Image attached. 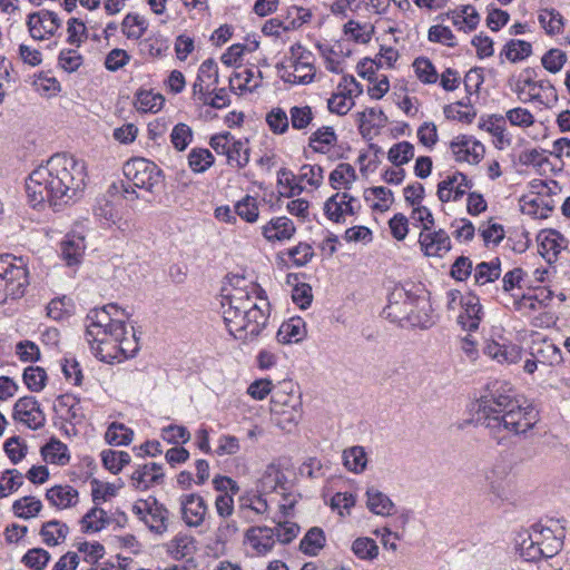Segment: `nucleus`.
I'll list each match as a JSON object with an SVG mask.
<instances>
[{
  "label": "nucleus",
  "instance_id": "09e8293b",
  "mask_svg": "<svg viewBox=\"0 0 570 570\" xmlns=\"http://www.w3.org/2000/svg\"><path fill=\"white\" fill-rule=\"evenodd\" d=\"M532 355L538 358L539 363H548L549 365H556L562 361L560 348L553 343L547 341L534 347Z\"/></svg>",
  "mask_w": 570,
  "mask_h": 570
},
{
  "label": "nucleus",
  "instance_id": "0eeeda50",
  "mask_svg": "<svg viewBox=\"0 0 570 570\" xmlns=\"http://www.w3.org/2000/svg\"><path fill=\"white\" fill-rule=\"evenodd\" d=\"M314 55L302 47L294 45L291 47V67L293 71H285L282 79L289 83L307 85L314 80L316 68L314 66Z\"/></svg>",
  "mask_w": 570,
  "mask_h": 570
},
{
  "label": "nucleus",
  "instance_id": "a878e982",
  "mask_svg": "<svg viewBox=\"0 0 570 570\" xmlns=\"http://www.w3.org/2000/svg\"><path fill=\"white\" fill-rule=\"evenodd\" d=\"M166 547L167 552L176 560L191 558L196 551V540L193 535L178 533Z\"/></svg>",
  "mask_w": 570,
  "mask_h": 570
},
{
  "label": "nucleus",
  "instance_id": "0e129e2a",
  "mask_svg": "<svg viewBox=\"0 0 570 570\" xmlns=\"http://www.w3.org/2000/svg\"><path fill=\"white\" fill-rule=\"evenodd\" d=\"M428 39L431 42L441 43L448 47H455V36L452 30L443 24L431 26L428 31Z\"/></svg>",
  "mask_w": 570,
  "mask_h": 570
},
{
  "label": "nucleus",
  "instance_id": "338daca9",
  "mask_svg": "<svg viewBox=\"0 0 570 570\" xmlns=\"http://www.w3.org/2000/svg\"><path fill=\"white\" fill-rule=\"evenodd\" d=\"M117 346L116 362H121L124 358L132 357L139 350L138 341L134 332L130 335L127 333L118 337Z\"/></svg>",
  "mask_w": 570,
  "mask_h": 570
},
{
  "label": "nucleus",
  "instance_id": "a211bd4d",
  "mask_svg": "<svg viewBox=\"0 0 570 570\" xmlns=\"http://www.w3.org/2000/svg\"><path fill=\"white\" fill-rule=\"evenodd\" d=\"M114 191H118V186L116 184H112L109 187L107 195L97 197L92 207V213L96 219L106 226H111L120 219L119 210L114 200L110 198Z\"/></svg>",
  "mask_w": 570,
  "mask_h": 570
},
{
  "label": "nucleus",
  "instance_id": "423d86ee",
  "mask_svg": "<svg viewBox=\"0 0 570 570\" xmlns=\"http://www.w3.org/2000/svg\"><path fill=\"white\" fill-rule=\"evenodd\" d=\"M124 175L135 188L150 194L158 191L164 184L163 170L146 158H131L124 165Z\"/></svg>",
  "mask_w": 570,
  "mask_h": 570
},
{
  "label": "nucleus",
  "instance_id": "473e14b6",
  "mask_svg": "<svg viewBox=\"0 0 570 570\" xmlns=\"http://www.w3.org/2000/svg\"><path fill=\"white\" fill-rule=\"evenodd\" d=\"M357 124L363 136L368 134L373 128L384 127L387 118L383 110L376 108H367L362 112H357Z\"/></svg>",
  "mask_w": 570,
  "mask_h": 570
},
{
  "label": "nucleus",
  "instance_id": "393cba45",
  "mask_svg": "<svg viewBox=\"0 0 570 570\" xmlns=\"http://www.w3.org/2000/svg\"><path fill=\"white\" fill-rule=\"evenodd\" d=\"M295 233L293 222L287 217L273 218L263 227V235L268 240L289 239Z\"/></svg>",
  "mask_w": 570,
  "mask_h": 570
},
{
  "label": "nucleus",
  "instance_id": "c03bdc74",
  "mask_svg": "<svg viewBox=\"0 0 570 570\" xmlns=\"http://www.w3.org/2000/svg\"><path fill=\"white\" fill-rule=\"evenodd\" d=\"M42 509V503L35 497H23L13 502L12 510L18 518L30 519Z\"/></svg>",
  "mask_w": 570,
  "mask_h": 570
},
{
  "label": "nucleus",
  "instance_id": "603ef678",
  "mask_svg": "<svg viewBox=\"0 0 570 570\" xmlns=\"http://www.w3.org/2000/svg\"><path fill=\"white\" fill-rule=\"evenodd\" d=\"M539 534H535L533 525L531 527V532L528 539H524L520 544L521 556L527 561H537L541 558H544V552L542 551V547L539 546Z\"/></svg>",
  "mask_w": 570,
  "mask_h": 570
},
{
  "label": "nucleus",
  "instance_id": "a18cd8bd",
  "mask_svg": "<svg viewBox=\"0 0 570 570\" xmlns=\"http://www.w3.org/2000/svg\"><path fill=\"white\" fill-rule=\"evenodd\" d=\"M132 430L117 422L111 423L105 434V439L110 445H127L132 441Z\"/></svg>",
  "mask_w": 570,
  "mask_h": 570
},
{
  "label": "nucleus",
  "instance_id": "49530a36",
  "mask_svg": "<svg viewBox=\"0 0 570 570\" xmlns=\"http://www.w3.org/2000/svg\"><path fill=\"white\" fill-rule=\"evenodd\" d=\"M353 94L354 90L352 89H346V91L333 94L332 97L327 100L328 110L340 116L346 115L354 105L352 99Z\"/></svg>",
  "mask_w": 570,
  "mask_h": 570
},
{
  "label": "nucleus",
  "instance_id": "f8f14e48",
  "mask_svg": "<svg viewBox=\"0 0 570 570\" xmlns=\"http://www.w3.org/2000/svg\"><path fill=\"white\" fill-rule=\"evenodd\" d=\"M181 519L187 527H200L205 520L208 507L204 498L197 493L183 494L179 498Z\"/></svg>",
  "mask_w": 570,
  "mask_h": 570
},
{
  "label": "nucleus",
  "instance_id": "bb28decb",
  "mask_svg": "<svg viewBox=\"0 0 570 570\" xmlns=\"http://www.w3.org/2000/svg\"><path fill=\"white\" fill-rule=\"evenodd\" d=\"M161 466L157 463L139 466L131 475L134 487L137 490H146L151 484L158 483L163 479Z\"/></svg>",
  "mask_w": 570,
  "mask_h": 570
},
{
  "label": "nucleus",
  "instance_id": "bf43d9fd",
  "mask_svg": "<svg viewBox=\"0 0 570 570\" xmlns=\"http://www.w3.org/2000/svg\"><path fill=\"white\" fill-rule=\"evenodd\" d=\"M21 561L31 570H43L50 561V553L42 548H32L27 551Z\"/></svg>",
  "mask_w": 570,
  "mask_h": 570
},
{
  "label": "nucleus",
  "instance_id": "f257e3e1",
  "mask_svg": "<svg viewBox=\"0 0 570 570\" xmlns=\"http://www.w3.org/2000/svg\"><path fill=\"white\" fill-rule=\"evenodd\" d=\"M87 167L71 155L56 154L31 171L26 191L32 207L46 203L55 209L79 200L86 188Z\"/></svg>",
  "mask_w": 570,
  "mask_h": 570
},
{
  "label": "nucleus",
  "instance_id": "20e7f679",
  "mask_svg": "<svg viewBox=\"0 0 570 570\" xmlns=\"http://www.w3.org/2000/svg\"><path fill=\"white\" fill-rule=\"evenodd\" d=\"M116 304H107L91 309L86 318V340L94 355L105 363L117 360L118 337L127 334L125 321L115 320L118 314Z\"/></svg>",
  "mask_w": 570,
  "mask_h": 570
},
{
  "label": "nucleus",
  "instance_id": "6e6d98bb",
  "mask_svg": "<svg viewBox=\"0 0 570 570\" xmlns=\"http://www.w3.org/2000/svg\"><path fill=\"white\" fill-rule=\"evenodd\" d=\"M22 379L31 392H40L46 386L47 373L42 367L28 366L23 371Z\"/></svg>",
  "mask_w": 570,
  "mask_h": 570
},
{
  "label": "nucleus",
  "instance_id": "c85d7f7f",
  "mask_svg": "<svg viewBox=\"0 0 570 570\" xmlns=\"http://www.w3.org/2000/svg\"><path fill=\"white\" fill-rule=\"evenodd\" d=\"M366 498L367 508L371 512L377 515H390L395 508L393 501L385 493L374 487L366 490Z\"/></svg>",
  "mask_w": 570,
  "mask_h": 570
},
{
  "label": "nucleus",
  "instance_id": "c9c22d12",
  "mask_svg": "<svg viewBox=\"0 0 570 570\" xmlns=\"http://www.w3.org/2000/svg\"><path fill=\"white\" fill-rule=\"evenodd\" d=\"M41 455L46 462L53 464L65 465L69 461L67 445L55 438L41 448Z\"/></svg>",
  "mask_w": 570,
  "mask_h": 570
},
{
  "label": "nucleus",
  "instance_id": "1a4fd4ad",
  "mask_svg": "<svg viewBox=\"0 0 570 570\" xmlns=\"http://www.w3.org/2000/svg\"><path fill=\"white\" fill-rule=\"evenodd\" d=\"M426 301L419 297L403 287L396 286L389 296V304L385 308L387 317L393 321L412 318L414 306L425 305Z\"/></svg>",
  "mask_w": 570,
  "mask_h": 570
},
{
  "label": "nucleus",
  "instance_id": "8fccbe9b",
  "mask_svg": "<svg viewBox=\"0 0 570 570\" xmlns=\"http://www.w3.org/2000/svg\"><path fill=\"white\" fill-rule=\"evenodd\" d=\"M413 157L414 146L409 141L394 144L387 153V159L396 167L409 163Z\"/></svg>",
  "mask_w": 570,
  "mask_h": 570
},
{
  "label": "nucleus",
  "instance_id": "4d7b16f0",
  "mask_svg": "<svg viewBox=\"0 0 570 570\" xmlns=\"http://www.w3.org/2000/svg\"><path fill=\"white\" fill-rule=\"evenodd\" d=\"M374 29L366 23L361 24L354 20H350L344 24V33L355 42L367 43L372 39Z\"/></svg>",
  "mask_w": 570,
  "mask_h": 570
},
{
  "label": "nucleus",
  "instance_id": "9d476101",
  "mask_svg": "<svg viewBox=\"0 0 570 570\" xmlns=\"http://www.w3.org/2000/svg\"><path fill=\"white\" fill-rule=\"evenodd\" d=\"M268 512V503L257 491L246 490L238 495L236 514L245 523L259 522Z\"/></svg>",
  "mask_w": 570,
  "mask_h": 570
},
{
  "label": "nucleus",
  "instance_id": "4be33fe9",
  "mask_svg": "<svg viewBox=\"0 0 570 570\" xmlns=\"http://www.w3.org/2000/svg\"><path fill=\"white\" fill-rule=\"evenodd\" d=\"M305 335V322L301 317H292L279 326L276 337L282 344H291L303 341Z\"/></svg>",
  "mask_w": 570,
  "mask_h": 570
},
{
  "label": "nucleus",
  "instance_id": "680f3d73",
  "mask_svg": "<svg viewBox=\"0 0 570 570\" xmlns=\"http://www.w3.org/2000/svg\"><path fill=\"white\" fill-rule=\"evenodd\" d=\"M170 140L177 150H185L193 140L191 128L184 122L177 124L171 130Z\"/></svg>",
  "mask_w": 570,
  "mask_h": 570
},
{
  "label": "nucleus",
  "instance_id": "f03ea898",
  "mask_svg": "<svg viewBox=\"0 0 570 570\" xmlns=\"http://www.w3.org/2000/svg\"><path fill=\"white\" fill-rule=\"evenodd\" d=\"M538 420V413L531 406L519 404L508 383H492L478 400L476 421L499 445L505 444L511 436L524 435Z\"/></svg>",
  "mask_w": 570,
  "mask_h": 570
},
{
  "label": "nucleus",
  "instance_id": "4468645a",
  "mask_svg": "<svg viewBox=\"0 0 570 570\" xmlns=\"http://www.w3.org/2000/svg\"><path fill=\"white\" fill-rule=\"evenodd\" d=\"M421 250L428 257H443L451 249V239L444 229L421 232L419 235Z\"/></svg>",
  "mask_w": 570,
  "mask_h": 570
},
{
  "label": "nucleus",
  "instance_id": "3c124183",
  "mask_svg": "<svg viewBox=\"0 0 570 570\" xmlns=\"http://www.w3.org/2000/svg\"><path fill=\"white\" fill-rule=\"evenodd\" d=\"M213 154L205 148H194L188 155V164L194 173H204L214 164Z\"/></svg>",
  "mask_w": 570,
  "mask_h": 570
},
{
  "label": "nucleus",
  "instance_id": "69168bd1",
  "mask_svg": "<svg viewBox=\"0 0 570 570\" xmlns=\"http://www.w3.org/2000/svg\"><path fill=\"white\" fill-rule=\"evenodd\" d=\"M235 214L247 223H254L258 218V206L254 197L246 196L235 205Z\"/></svg>",
  "mask_w": 570,
  "mask_h": 570
},
{
  "label": "nucleus",
  "instance_id": "052dcab7",
  "mask_svg": "<svg viewBox=\"0 0 570 570\" xmlns=\"http://www.w3.org/2000/svg\"><path fill=\"white\" fill-rule=\"evenodd\" d=\"M539 22L550 35H557L563 27L562 16L554 9H544L539 14Z\"/></svg>",
  "mask_w": 570,
  "mask_h": 570
},
{
  "label": "nucleus",
  "instance_id": "6e6552de",
  "mask_svg": "<svg viewBox=\"0 0 570 570\" xmlns=\"http://www.w3.org/2000/svg\"><path fill=\"white\" fill-rule=\"evenodd\" d=\"M301 405L298 397L285 393L274 394L271 412L275 424L284 431H291L302 419Z\"/></svg>",
  "mask_w": 570,
  "mask_h": 570
},
{
  "label": "nucleus",
  "instance_id": "13d9d810",
  "mask_svg": "<svg viewBox=\"0 0 570 570\" xmlns=\"http://www.w3.org/2000/svg\"><path fill=\"white\" fill-rule=\"evenodd\" d=\"M289 121L293 129H306L314 119V114L309 106H294L289 109Z\"/></svg>",
  "mask_w": 570,
  "mask_h": 570
},
{
  "label": "nucleus",
  "instance_id": "de8ad7c7",
  "mask_svg": "<svg viewBox=\"0 0 570 570\" xmlns=\"http://www.w3.org/2000/svg\"><path fill=\"white\" fill-rule=\"evenodd\" d=\"M353 553L361 560L372 561L379 556V546L367 537H361L352 543Z\"/></svg>",
  "mask_w": 570,
  "mask_h": 570
},
{
  "label": "nucleus",
  "instance_id": "f704fd0d",
  "mask_svg": "<svg viewBox=\"0 0 570 570\" xmlns=\"http://www.w3.org/2000/svg\"><path fill=\"white\" fill-rule=\"evenodd\" d=\"M356 178L357 175L354 167L351 164L341 163L330 174L328 180L330 185L334 189H338L340 187L351 189L352 184L356 180Z\"/></svg>",
  "mask_w": 570,
  "mask_h": 570
},
{
  "label": "nucleus",
  "instance_id": "9b49d317",
  "mask_svg": "<svg viewBox=\"0 0 570 570\" xmlns=\"http://www.w3.org/2000/svg\"><path fill=\"white\" fill-rule=\"evenodd\" d=\"M12 419L33 431L43 428L47 421L39 402L35 396L29 395L16 401L12 409Z\"/></svg>",
  "mask_w": 570,
  "mask_h": 570
},
{
  "label": "nucleus",
  "instance_id": "6ab92c4d",
  "mask_svg": "<svg viewBox=\"0 0 570 570\" xmlns=\"http://www.w3.org/2000/svg\"><path fill=\"white\" fill-rule=\"evenodd\" d=\"M245 540L261 556L272 551L276 537L274 529L268 527H250L245 532Z\"/></svg>",
  "mask_w": 570,
  "mask_h": 570
},
{
  "label": "nucleus",
  "instance_id": "58836bf2",
  "mask_svg": "<svg viewBox=\"0 0 570 570\" xmlns=\"http://www.w3.org/2000/svg\"><path fill=\"white\" fill-rule=\"evenodd\" d=\"M336 141L337 136L333 127L324 126L311 135L308 146L314 151L324 154L326 151L325 147L333 146Z\"/></svg>",
  "mask_w": 570,
  "mask_h": 570
},
{
  "label": "nucleus",
  "instance_id": "c756f323",
  "mask_svg": "<svg viewBox=\"0 0 570 570\" xmlns=\"http://www.w3.org/2000/svg\"><path fill=\"white\" fill-rule=\"evenodd\" d=\"M533 529L535 534H539V546L542 547V551L544 552V558L554 557L562 547L561 538L558 537L550 528L543 527L541 524H534Z\"/></svg>",
  "mask_w": 570,
  "mask_h": 570
},
{
  "label": "nucleus",
  "instance_id": "cd10ccee",
  "mask_svg": "<svg viewBox=\"0 0 570 570\" xmlns=\"http://www.w3.org/2000/svg\"><path fill=\"white\" fill-rule=\"evenodd\" d=\"M85 238L80 236H67L60 244L61 257L68 266L77 265L81 262L85 253Z\"/></svg>",
  "mask_w": 570,
  "mask_h": 570
},
{
  "label": "nucleus",
  "instance_id": "864d4df0",
  "mask_svg": "<svg viewBox=\"0 0 570 570\" xmlns=\"http://www.w3.org/2000/svg\"><path fill=\"white\" fill-rule=\"evenodd\" d=\"M101 460L104 466L116 474L130 462V455L124 451L107 450L102 451Z\"/></svg>",
  "mask_w": 570,
  "mask_h": 570
},
{
  "label": "nucleus",
  "instance_id": "a19ab883",
  "mask_svg": "<svg viewBox=\"0 0 570 570\" xmlns=\"http://www.w3.org/2000/svg\"><path fill=\"white\" fill-rule=\"evenodd\" d=\"M501 267L500 261L494 259L491 262H482L476 265L474 272V282L478 285H485L492 283L500 277Z\"/></svg>",
  "mask_w": 570,
  "mask_h": 570
},
{
  "label": "nucleus",
  "instance_id": "39448f33",
  "mask_svg": "<svg viewBox=\"0 0 570 570\" xmlns=\"http://www.w3.org/2000/svg\"><path fill=\"white\" fill-rule=\"evenodd\" d=\"M29 285V273L22 257L11 254L0 256V304L9 298L17 299L24 295Z\"/></svg>",
  "mask_w": 570,
  "mask_h": 570
},
{
  "label": "nucleus",
  "instance_id": "5701e85b",
  "mask_svg": "<svg viewBox=\"0 0 570 570\" xmlns=\"http://www.w3.org/2000/svg\"><path fill=\"white\" fill-rule=\"evenodd\" d=\"M148 515L145 524L148 529L156 534H164L168 529L169 511L168 509L159 503L156 499H153L151 505L148 507Z\"/></svg>",
  "mask_w": 570,
  "mask_h": 570
},
{
  "label": "nucleus",
  "instance_id": "ea45409f",
  "mask_svg": "<svg viewBox=\"0 0 570 570\" xmlns=\"http://www.w3.org/2000/svg\"><path fill=\"white\" fill-rule=\"evenodd\" d=\"M258 78H262V72L259 70L254 71L253 69H245L242 72H235L229 78V87L234 90L235 81L239 80L240 82L237 85V89L243 91H254L259 87L261 82Z\"/></svg>",
  "mask_w": 570,
  "mask_h": 570
},
{
  "label": "nucleus",
  "instance_id": "2eb2a0df",
  "mask_svg": "<svg viewBox=\"0 0 570 570\" xmlns=\"http://www.w3.org/2000/svg\"><path fill=\"white\" fill-rule=\"evenodd\" d=\"M27 26L33 39L42 40L45 35L53 36L61 22L53 11L42 10L29 14Z\"/></svg>",
  "mask_w": 570,
  "mask_h": 570
},
{
  "label": "nucleus",
  "instance_id": "412c9836",
  "mask_svg": "<svg viewBox=\"0 0 570 570\" xmlns=\"http://www.w3.org/2000/svg\"><path fill=\"white\" fill-rule=\"evenodd\" d=\"M484 353L499 363H517L521 358V347L512 343L489 342Z\"/></svg>",
  "mask_w": 570,
  "mask_h": 570
},
{
  "label": "nucleus",
  "instance_id": "72a5a7b5",
  "mask_svg": "<svg viewBox=\"0 0 570 570\" xmlns=\"http://www.w3.org/2000/svg\"><path fill=\"white\" fill-rule=\"evenodd\" d=\"M325 533L318 527L311 528L299 542V550L307 556L315 557L325 546Z\"/></svg>",
  "mask_w": 570,
  "mask_h": 570
},
{
  "label": "nucleus",
  "instance_id": "e433bc0d",
  "mask_svg": "<svg viewBox=\"0 0 570 570\" xmlns=\"http://www.w3.org/2000/svg\"><path fill=\"white\" fill-rule=\"evenodd\" d=\"M69 532L67 524L58 520H51L42 524L40 535L43 542L49 547L59 544L60 540H65Z\"/></svg>",
  "mask_w": 570,
  "mask_h": 570
},
{
  "label": "nucleus",
  "instance_id": "7ed1b4c3",
  "mask_svg": "<svg viewBox=\"0 0 570 570\" xmlns=\"http://www.w3.org/2000/svg\"><path fill=\"white\" fill-rule=\"evenodd\" d=\"M233 281L235 287L222 301L223 318L229 334L236 340L253 341L268 325L271 304L257 284L238 287L245 278L234 276Z\"/></svg>",
  "mask_w": 570,
  "mask_h": 570
},
{
  "label": "nucleus",
  "instance_id": "4c0bfd02",
  "mask_svg": "<svg viewBox=\"0 0 570 570\" xmlns=\"http://www.w3.org/2000/svg\"><path fill=\"white\" fill-rule=\"evenodd\" d=\"M532 53V45L524 40L511 39L508 41L500 56H504L511 62L524 60Z\"/></svg>",
  "mask_w": 570,
  "mask_h": 570
},
{
  "label": "nucleus",
  "instance_id": "5fc2aeb1",
  "mask_svg": "<svg viewBox=\"0 0 570 570\" xmlns=\"http://www.w3.org/2000/svg\"><path fill=\"white\" fill-rule=\"evenodd\" d=\"M227 161L229 165L238 168H243L248 164L249 148L247 146V140L242 141L234 138L227 155Z\"/></svg>",
  "mask_w": 570,
  "mask_h": 570
},
{
  "label": "nucleus",
  "instance_id": "774afa93",
  "mask_svg": "<svg viewBox=\"0 0 570 570\" xmlns=\"http://www.w3.org/2000/svg\"><path fill=\"white\" fill-rule=\"evenodd\" d=\"M266 122L269 127V129L274 134H284L287 131L289 126V119L285 110L282 108H273L267 115H266Z\"/></svg>",
  "mask_w": 570,
  "mask_h": 570
},
{
  "label": "nucleus",
  "instance_id": "2f4dec72",
  "mask_svg": "<svg viewBox=\"0 0 570 570\" xmlns=\"http://www.w3.org/2000/svg\"><path fill=\"white\" fill-rule=\"evenodd\" d=\"M164 102V96L153 90H139L135 95V107L140 112H158Z\"/></svg>",
  "mask_w": 570,
  "mask_h": 570
},
{
  "label": "nucleus",
  "instance_id": "e2e57ef3",
  "mask_svg": "<svg viewBox=\"0 0 570 570\" xmlns=\"http://www.w3.org/2000/svg\"><path fill=\"white\" fill-rule=\"evenodd\" d=\"M413 67L417 78L424 83H435L438 80V72L433 63L424 57H419L414 60Z\"/></svg>",
  "mask_w": 570,
  "mask_h": 570
},
{
  "label": "nucleus",
  "instance_id": "dca6fc26",
  "mask_svg": "<svg viewBox=\"0 0 570 570\" xmlns=\"http://www.w3.org/2000/svg\"><path fill=\"white\" fill-rule=\"evenodd\" d=\"M472 187V183L462 173L448 176L438 184V198L442 203L456 202Z\"/></svg>",
  "mask_w": 570,
  "mask_h": 570
},
{
  "label": "nucleus",
  "instance_id": "b1692460",
  "mask_svg": "<svg viewBox=\"0 0 570 570\" xmlns=\"http://www.w3.org/2000/svg\"><path fill=\"white\" fill-rule=\"evenodd\" d=\"M46 499L58 509H67L77 504L78 491L71 485H55L47 490Z\"/></svg>",
  "mask_w": 570,
  "mask_h": 570
},
{
  "label": "nucleus",
  "instance_id": "ddd939ff",
  "mask_svg": "<svg viewBox=\"0 0 570 570\" xmlns=\"http://www.w3.org/2000/svg\"><path fill=\"white\" fill-rule=\"evenodd\" d=\"M451 149L456 161L479 164L484 156V146L472 136L461 135L451 141Z\"/></svg>",
  "mask_w": 570,
  "mask_h": 570
},
{
  "label": "nucleus",
  "instance_id": "aec40b11",
  "mask_svg": "<svg viewBox=\"0 0 570 570\" xmlns=\"http://www.w3.org/2000/svg\"><path fill=\"white\" fill-rule=\"evenodd\" d=\"M463 312L458 316V323L466 331H475L482 320V306L478 296L466 295L462 299Z\"/></svg>",
  "mask_w": 570,
  "mask_h": 570
},
{
  "label": "nucleus",
  "instance_id": "7c9ffc66",
  "mask_svg": "<svg viewBox=\"0 0 570 570\" xmlns=\"http://www.w3.org/2000/svg\"><path fill=\"white\" fill-rule=\"evenodd\" d=\"M344 466L356 474L364 472L367 465V454L361 445L347 448L342 454Z\"/></svg>",
  "mask_w": 570,
  "mask_h": 570
},
{
  "label": "nucleus",
  "instance_id": "37998d69",
  "mask_svg": "<svg viewBox=\"0 0 570 570\" xmlns=\"http://www.w3.org/2000/svg\"><path fill=\"white\" fill-rule=\"evenodd\" d=\"M148 23L139 14L128 13L121 23L122 32L128 39L138 40L147 30Z\"/></svg>",
  "mask_w": 570,
  "mask_h": 570
},
{
  "label": "nucleus",
  "instance_id": "79ce46f5",
  "mask_svg": "<svg viewBox=\"0 0 570 570\" xmlns=\"http://www.w3.org/2000/svg\"><path fill=\"white\" fill-rule=\"evenodd\" d=\"M80 522L85 532H97L109 523V518L104 509L94 507L82 517Z\"/></svg>",
  "mask_w": 570,
  "mask_h": 570
},
{
  "label": "nucleus",
  "instance_id": "f3484780",
  "mask_svg": "<svg viewBox=\"0 0 570 570\" xmlns=\"http://www.w3.org/2000/svg\"><path fill=\"white\" fill-rule=\"evenodd\" d=\"M355 197L347 193H336L331 196L324 204V213L326 217L334 223H343L344 215H354L356 213L353 203Z\"/></svg>",
  "mask_w": 570,
  "mask_h": 570
}]
</instances>
